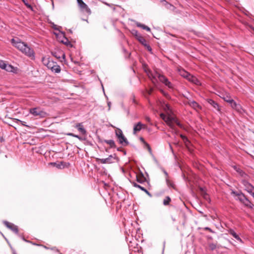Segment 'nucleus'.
I'll use <instances>...</instances> for the list:
<instances>
[{
  "label": "nucleus",
  "instance_id": "obj_1",
  "mask_svg": "<svg viewBox=\"0 0 254 254\" xmlns=\"http://www.w3.org/2000/svg\"><path fill=\"white\" fill-rule=\"evenodd\" d=\"M12 45L21 51L26 56L33 59L35 58V53L26 43L22 42L18 38H13L11 40Z\"/></svg>",
  "mask_w": 254,
  "mask_h": 254
},
{
  "label": "nucleus",
  "instance_id": "obj_2",
  "mask_svg": "<svg viewBox=\"0 0 254 254\" xmlns=\"http://www.w3.org/2000/svg\"><path fill=\"white\" fill-rule=\"evenodd\" d=\"M233 193L238 197L237 199H238L246 207L250 208H253L254 206V204L243 193H238L237 192L233 191Z\"/></svg>",
  "mask_w": 254,
  "mask_h": 254
},
{
  "label": "nucleus",
  "instance_id": "obj_3",
  "mask_svg": "<svg viewBox=\"0 0 254 254\" xmlns=\"http://www.w3.org/2000/svg\"><path fill=\"white\" fill-rule=\"evenodd\" d=\"M29 113L38 118H43L47 115V113L40 107L31 108L29 110Z\"/></svg>",
  "mask_w": 254,
  "mask_h": 254
},
{
  "label": "nucleus",
  "instance_id": "obj_4",
  "mask_svg": "<svg viewBox=\"0 0 254 254\" xmlns=\"http://www.w3.org/2000/svg\"><path fill=\"white\" fill-rule=\"evenodd\" d=\"M156 74L157 76V78L159 79L160 82L164 84L169 88H173V85L172 83L168 80V78L165 75L161 74L158 72H156Z\"/></svg>",
  "mask_w": 254,
  "mask_h": 254
},
{
  "label": "nucleus",
  "instance_id": "obj_5",
  "mask_svg": "<svg viewBox=\"0 0 254 254\" xmlns=\"http://www.w3.org/2000/svg\"><path fill=\"white\" fill-rule=\"evenodd\" d=\"M160 117L170 127L173 129L174 128L173 120H175V118L171 116L170 115L167 116L163 113H161L160 114Z\"/></svg>",
  "mask_w": 254,
  "mask_h": 254
},
{
  "label": "nucleus",
  "instance_id": "obj_6",
  "mask_svg": "<svg viewBox=\"0 0 254 254\" xmlns=\"http://www.w3.org/2000/svg\"><path fill=\"white\" fill-rule=\"evenodd\" d=\"M248 179H242L241 183L245 188V190L250 194H251L254 191V186L250 183Z\"/></svg>",
  "mask_w": 254,
  "mask_h": 254
},
{
  "label": "nucleus",
  "instance_id": "obj_7",
  "mask_svg": "<svg viewBox=\"0 0 254 254\" xmlns=\"http://www.w3.org/2000/svg\"><path fill=\"white\" fill-rule=\"evenodd\" d=\"M223 99L227 102L229 103L232 108L235 109L238 111L240 110V106L238 105L236 102L230 97L227 95L223 97Z\"/></svg>",
  "mask_w": 254,
  "mask_h": 254
},
{
  "label": "nucleus",
  "instance_id": "obj_8",
  "mask_svg": "<svg viewBox=\"0 0 254 254\" xmlns=\"http://www.w3.org/2000/svg\"><path fill=\"white\" fill-rule=\"evenodd\" d=\"M115 159V157H113L112 155H110L107 158L100 159L97 158H96V160L97 162L101 164H111L114 163L113 160Z\"/></svg>",
  "mask_w": 254,
  "mask_h": 254
},
{
  "label": "nucleus",
  "instance_id": "obj_9",
  "mask_svg": "<svg viewBox=\"0 0 254 254\" xmlns=\"http://www.w3.org/2000/svg\"><path fill=\"white\" fill-rule=\"evenodd\" d=\"M3 224L8 229H10L14 233L16 234L18 233V227L15 225L14 224L9 222L7 221H4L3 222Z\"/></svg>",
  "mask_w": 254,
  "mask_h": 254
},
{
  "label": "nucleus",
  "instance_id": "obj_10",
  "mask_svg": "<svg viewBox=\"0 0 254 254\" xmlns=\"http://www.w3.org/2000/svg\"><path fill=\"white\" fill-rule=\"evenodd\" d=\"M43 64L46 65L49 69H51L54 67L55 62L51 60L49 58H43Z\"/></svg>",
  "mask_w": 254,
  "mask_h": 254
},
{
  "label": "nucleus",
  "instance_id": "obj_11",
  "mask_svg": "<svg viewBox=\"0 0 254 254\" xmlns=\"http://www.w3.org/2000/svg\"><path fill=\"white\" fill-rule=\"evenodd\" d=\"M147 76L151 80L152 82L155 84L156 81V78L157 77L155 71L154 73L152 72L150 69H147L145 70Z\"/></svg>",
  "mask_w": 254,
  "mask_h": 254
},
{
  "label": "nucleus",
  "instance_id": "obj_12",
  "mask_svg": "<svg viewBox=\"0 0 254 254\" xmlns=\"http://www.w3.org/2000/svg\"><path fill=\"white\" fill-rule=\"evenodd\" d=\"M77 1L81 10L85 11L88 13H91L90 8H89L87 5L84 3L82 0H77Z\"/></svg>",
  "mask_w": 254,
  "mask_h": 254
},
{
  "label": "nucleus",
  "instance_id": "obj_13",
  "mask_svg": "<svg viewBox=\"0 0 254 254\" xmlns=\"http://www.w3.org/2000/svg\"><path fill=\"white\" fill-rule=\"evenodd\" d=\"M146 127V125L142 124L141 122H138L135 124L133 127V134H136L137 132L140 131V130L143 128Z\"/></svg>",
  "mask_w": 254,
  "mask_h": 254
},
{
  "label": "nucleus",
  "instance_id": "obj_14",
  "mask_svg": "<svg viewBox=\"0 0 254 254\" xmlns=\"http://www.w3.org/2000/svg\"><path fill=\"white\" fill-rule=\"evenodd\" d=\"M52 54L54 57L58 59H60L62 58L64 59L65 58V54L63 51L61 50H58L57 51L52 52Z\"/></svg>",
  "mask_w": 254,
  "mask_h": 254
},
{
  "label": "nucleus",
  "instance_id": "obj_15",
  "mask_svg": "<svg viewBox=\"0 0 254 254\" xmlns=\"http://www.w3.org/2000/svg\"><path fill=\"white\" fill-rule=\"evenodd\" d=\"M228 232L229 233V234L232 235L234 238H235L238 241H239L241 243H243V240L239 237V235H238L233 229H229V230H228Z\"/></svg>",
  "mask_w": 254,
  "mask_h": 254
},
{
  "label": "nucleus",
  "instance_id": "obj_16",
  "mask_svg": "<svg viewBox=\"0 0 254 254\" xmlns=\"http://www.w3.org/2000/svg\"><path fill=\"white\" fill-rule=\"evenodd\" d=\"M136 181L141 184H143L146 182V179L142 173L137 174L136 175Z\"/></svg>",
  "mask_w": 254,
  "mask_h": 254
},
{
  "label": "nucleus",
  "instance_id": "obj_17",
  "mask_svg": "<svg viewBox=\"0 0 254 254\" xmlns=\"http://www.w3.org/2000/svg\"><path fill=\"white\" fill-rule=\"evenodd\" d=\"M187 79L196 85H199L200 84V81L198 80V79L195 76H193L190 73Z\"/></svg>",
  "mask_w": 254,
  "mask_h": 254
},
{
  "label": "nucleus",
  "instance_id": "obj_18",
  "mask_svg": "<svg viewBox=\"0 0 254 254\" xmlns=\"http://www.w3.org/2000/svg\"><path fill=\"white\" fill-rule=\"evenodd\" d=\"M131 184L134 187L140 189L141 190L145 192L147 194H148L149 196H151L150 193L144 187L137 184L136 183L134 182H132Z\"/></svg>",
  "mask_w": 254,
  "mask_h": 254
},
{
  "label": "nucleus",
  "instance_id": "obj_19",
  "mask_svg": "<svg viewBox=\"0 0 254 254\" xmlns=\"http://www.w3.org/2000/svg\"><path fill=\"white\" fill-rule=\"evenodd\" d=\"M75 127L77 129V130L80 132L82 134L84 135L86 133V130L84 128L83 126L82 123H78L76 124L75 126Z\"/></svg>",
  "mask_w": 254,
  "mask_h": 254
},
{
  "label": "nucleus",
  "instance_id": "obj_20",
  "mask_svg": "<svg viewBox=\"0 0 254 254\" xmlns=\"http://www.w3.org/2000/svg\"><path fill=\"white\" fill-rule=\"evenodd\" d=\"M178 71L180 75L186 79L188 78L190 73L182 68H178Z\"/></svg>",
  "mask_w": 254,
  "mask_h": 254
},
{
  "label": "nucleus",
  "instance_id": "obj_21",
  "mask_svg": "<svg viewBox=\"0 0 254 254\" xmlns=\"http://www.w3.org/2000/svg\"><path fill=\"white\" fill-rule=\"evenodd\" d=\"M189 104L195 110L200 109L199 105L194 101H190Z\"/></svg>",
  "mask_w": 254,
  "mask_h": 254
},
{
  "label": "nucleus",
  "instance_id": "obj_22",
  "mask_svg": "<svg viewBox=\"0 0 254 254\" xmlns=\"http://www.w3.org/2000/svg\"><path fill=\"white\" fill-rule=\"evenodd\" d=\"M51 70L52 71V72L58 73L60 72L61 69L60 66L56 62H55L54 67H52Z\"/></svg>",
  "mask_w": 254,
  "mask_h": 254
},
{
  "label": "nucleus",
  "instance_id": "obj_23",
  "mask_svg": "<svg viewBox=\"0 0 254 254\" xmlns=\"http://www.w3.org/2000/svg\"><path fill=\"white\" fill-rule=\"evenodd\" d=\"M118 139H119L120 144H122L123 145H127L128 143L127 138L124 135L118 137Z\"/></svg>",
  "mask_w": 254,
  "mask_h": 254
},
{
  "label": "nucleus",
  "instance_id": "obj_24",
  "mask_svg": "<svg viewBox=\"0 0 254 254\" xmlns=\"http://www.w3.org/2000/svg\"><path fill=\"white\" fill-rule=\"evenodd\" d=\"M208 103L212 105L214 108L218 110H219V106L217 103H216L214 100L209 99L207 100Z\"/></svg>",
  "mask_w": 254,
  "mask_h": 254
},
{
  "label": "nucleus",
  "instance_id": "obj_25",
  "mask_svg": "<svg viewBox=\"0 0 254 254\" xmlns=\"http://www.w3.org/2000/svg\"><path fill=\"white\" fill-rule=\"evenodd\" d=\"M104 142L109 144L111 148L116 147V144L113 140H104Z\"/></svg>",
  "mask_w": 254,
  "mask_h": 254
},
{
  "label": "nucleus",
  "instance_id": "obj_26",
  "mask_svg": "<svg viewBox=\"0 0 254 254\" xmlns=\"http://www.w3.org/2000/svg\"><path fill=\"white\" fill-rule=\"evenodd\" d=\"M137 39L139 41L140 43H141L143 45L146 46V41L144 39L143 37H142L141 35H138L137 36Z\"/></svg>",
  "mask_w": 254,
  "mask_h": 254
},
{
  "label": "nucleus",
  "instance_id": "obj_27",
  "mask_svg": "<svg viewBox=\"0 0 254 254\" xmlns=\"http://www.w3.org/2000/svg\"><path fill=\"white\" fill-rule=\"evenodd\" d=\"M236 171L239 173V174L244 178L243 179H248L249 178V176L246 174L243 170L239 169L238 170H236Z\"/></svg>",
  "mask_w": 254,
  "mask_h": 254
},
{
  "label": "nucleus",
  "instance_id": "obj_28",
  "mask_svg": "<svg viewBox=\"0 0 254 254\" xmlns=\"http://www.w3.org/2000/svg\"><path fill=\"white\" fill-rule=\"evenodd\" d=\"M136 25L137 27H140L143 29L146 30L147 31H150L151 30L150 28L149 27L146 26L145 25L141 24L140 23H137Z\"/></svg>",
  "mask_w": 254,
  "mask_h": 254
},
{
  "label": "nucleus",
  "instance_id": "obj_29",
  "mask_svg": "<svg viewBox=\"0 0 254 254\" xmlns=\"http://www.w3.org/2000/svg\"><path fill=\"white\" fill-rule=\"evenodd\" d=\"M171 201V198L169 196H166L165 198L164 199L163 203L164 205L166 206L169 205Z\"/></svg>",
  "mask_w": 254,
  "mask_h": 254
},
{
  "label": "nucleus",
  "instance_id": "obj_30",
  "mask_svg": "<svg viewBox=\"0 0 254 254\" xmlns=\"http://www.w3.org/2000/svg\"><path fill=\"white\" fill-rule=\"evenodd\" d=\"M116 136L118 138L122 135H123V132L121 129L118 128L115 131Z\"/></svg>",
  "mask_w": 254,
  "mask_h": 254
},
{
  "label": "nucleus",
  "instance_id": "obj_31",
  "mask_svg": "<svg viewBox=\"0 0 254 254\" xmlns=\"http://www.w3.org/2000/svg\"><path fill=\"white\" fill-rule=\"evenodd\" d=\"M209 248L210 250L213 251L217 248V245L215 244L214 243H210L208 245Z\"/></svg>",
  "mask_w": 254,
  "mask_h": 254
},
{
  "label": "nucleus",
  "instance_id": "obj_32",
  "mask_svg": "<svg viewBox=\"0 0 254 254\" xmlns=\"http://www.w3.org/2000/svg\"><path fill=\"white\" fill-rule=\"evenodd\" d=\"M68 136H72L78 138L79 140H82V138L78 135L74 134L72 133H68L66 134Z\"/></svg>",
  "mask_w": 254,
  "mask_h": 254
},
{
  "label": "nucleus",
  "instance_id": "obj_33",
  "mask_svg": "<svg viewBox=\"0 0 254 254\" xmlns=\"http://www.w3.org/2000/svg\"><path fill=\"white\" fill-rule=\"evenodd\" d=\"M167 184L169 187H171L174 189H176V186L173 182L168 181H167Z\"/></svg>",
  "mask_w": 254,
  "mask_h": 254
},
{
  "label": "nucleus",
  "instance_id": "obj_34",
  "mask_svg": "<svg viewBox=\"0 0 254 254\" xmlns=\"http://www.w3.org/2000/svg\"><path fill=\"white\" fill-rule=\"evenodd\" d=\"M173 123H175L177 124V125L178 126L181 128L183 127L182 125L176 118H175V120H173Z\"/></svg>",
  "mask_w": 254,
  "mask_h": 254
},
{
  "label": "nucleus",
  "instance_id": "obj_35",
  "mask_svg": "<svg viewBox=\"0 0 254 254\" xmlns=\"http://www.w3.org/2000/svg\"><path fill=\"white\" fill-rule=\"evenodd\" d=\"M63 163L61 162V164H57L56 163H52L51 164L53 165L54 166L56 167L57 168H60L61 167V166L62 165Z\"/></svg>",
  "mask_w": 254,
  "mask_h": 254
},
{
  "label": "nucleus",
  "instance_id": "obj_36",
  "mask_svg": "<svg viewBox=\"0 0 254 254\" xmlns=\"http://www.w3.org/2000/svg\"><path fill=\"white\" fill-rule=\"evenodd\" d=\"M132 34H133V35L135 36V37H136V39L137 38V36H138V35H140V34H139V33H138V32H137L136 30H132Z\"/></svg>",
  "mask_w": 254,
  "mask_h": 254
},
{
  "label": "nucleus",
  "instance_id": "obj_37",
  "mask_svg": "<svg viewBox=\"0 0 254 254\" xmlns=\"http://www.w3.org/2000/svg\"><path fill=\"white\" fill-rule=\"evenodd\" d=\"M184 142L187 147H188L190 144V142L188 139V138H187L186 140H185Z\"/></svg>",
  "mask_w": 254,
  "mask_h": 254
},
{
  "label": "nucleus",
  "instance_id": "obj_38",
  "mask_svg": "<svg viewBox=\"0 0 254 254\" xmlns=\"http://www.w3.org/2000/svg\"><path fill=\"white\" fill-rule=\"evenodd\" d=\"M7 65L3 63H0V67L2 69H5Z\"/></svg>",
  "mask_w": 254,
  "mask_h": 254
},
{
  "label": "nucleus",
  "instance_id": "obj_39",
  "mask_svg": "<svg viewBox=\"0 0 254 254\" xmlns=\"http://www.w3.org/2000/svg\"><path fill=\"white\" fill-rule=\"evenodd\" d=\"M204 230H208L210 232L212 233H214V232L210 228L208 227H204L203 228Z\"/></svg>",
  "mask_w": 254,
  "mask_h": 254
},
{
  "label": "nucleus",
  "instance_id": "obj_40",
  "mask_svg": "<svg viewBox=\"0 0 254 254\" xmlns=\"http://www.w3.org/2000/svg\"><path fill=\"white\" fill-rule=\"evenodd\" d=\"M153 91V89L152 88H150L148 90H147V93L149 95H151Z\"/></svg>",
  "mask_w": 254,
  "mask_h": 254
},
{
  "label": "nucleus",
  "instance_id": "obj_41",
  "mask_svg": "<svg viewBox=\"0 0 254 254\" xmlns=\"http://www.w3.org/2000/svg\"><path fill=\"white\" fill-rule=\"evenodd\" d=\"M180 137L182 138L184 141H185V140H186V139L188 138L186 136L182 134H180Z\"/></svg>",
  "mask_w": 254,
  "mask_h": 254
},
{
  "label": "nucleus",
  "instance_id": "obj_42",
  "mask_svg": "<svg viewBox=\"0 0 254 254\" xmlns=\"http://www.w3.org/2000/svg\"><path fill=\"white\" fill-rule=\"evenodd\" d=\"M145 46L146 47L148 51H151L152 50L151 47L149 45L146 44V45Z\"/></svg>",
  "mask_w": 254,
  "mask_h": 254
},
{
  "label": "nucleus",
  "instance_id": "obj_43",
  "mask_svg": "<svg viewBox=\"0 0 254 254\" xmlns=\"http://www.w3.org/2000/svg\"><path fill=\"white\" fill-rule=\"evenodd\" d=\"M249 29L250 30H252L254 32V27L251 25H249Z\"/></svg>",
  "mask_w": 254,
  "mask_h": 254
},
{
  "label": "nucleus",
  "instance_id": "obj_44",
  "mask_svg": "<svg viewBox=\"0 0 254 254\" xmlns=\"http://www.w3.org/2000/svg\"><path fill=\"white\" fill-rule=\"evenodd\" d=\"M139 139L143 144H144L146 142L144 138L142 137H140Z\"/></svg>",
  "mask_w": 254,
  "mask_h": 254
},
{
  "label": "nucleus",
  "instance_id": "obj_45",
  "mask_svg": "<svg viewBox=\"0 0 254 254\" xmlns=\"http://www.w3.org/2000/svg\"><path fill=\"white\" fill-rule=\"evenodd\" d=\"M63 42L66 45H68V44L69 43V42L68 41L67 39H66V41L65 42L63 41Z\"/></svg>",
  "mask_w": 254,
  "mask_h": 254
},
{
  "label": "nucleus",
  "instance_id": "obj_46",
  "mask_svg": "<svg viewBox=\"0 0 254 254\" xmlns=\"http://www.w3.org/2000/svg\"><path fill=\"white\" fill-rule=\"evenodd\" d=\"M169 5H170V7L172 8L173 10L175 9L176 8L174 5H172L171 4H169Z\"/></svg>",
  "mask_w": 254,
  "mask_h": 254
},
{
  "label": "nucleus",
  "instance_id": "obj_47",
  "mask_svg": "<svg viewBox=\"0 0 254 254\" xmlns=\"http://www.w3.org/2000/svg\"><path fill=\"white\" fill-rule=\"evenodd\" d=\"M144 144L147 148L148 147V146H150L149 144L147 143L146 142Z\"/></svg>",
  "mask_w": 254,
  "mask_h": 254
},
{
  "label": "nucleus",
  "instance_id": "obj_48",
  "mask_svg": "<svg viewBox=\"0 0 254 254\" xmlns=\"http://www.w3.org/2000/svg\"><path fill=\"white\" fill-rule=\"evenodd\" d=\"M147 149L148 150V151L149 152L151 151V147L150 146H148V147H147Z\"/></svg>",
  "mask_w": 254,
  "mask_h": 254
},
{
  "label": "nucleus",
  "instance_id": "obj_49",
  "mask_svg": "<svg viewBox=\"0 0 254 254\" xmlns=\"http://www.w3.org/2000/svg\"><path fill=\"white\" fill-rule=\"evenodd\" d=\"M51 250H56L57 251H58V249H56V248H55H55H51Z\"/></svg>",
  "mask_w": 254,
  "mask_h": 254
},
{
  "label": "nucleus",
  "instance_id": "obj_50",
  "mask_svg": "<svg viewBox=\"0 0 254 254\" xmlns=\"http://www.w3.org/2000/svg\"><path fill=\"white\" fill-rule=\"evenodd\" d=\"M3 138L2 137H0V142H1L3 141Z\"/></svg>",
  "mask_w": 254,
  "mask_h": 254
},
{
  "label": "nucleus",
  "instance_id": "obj_51",
  "mask_svg": "<svg viewBox=\"0 0 254 254\" xmlns=\"http://www.w3.org/2000/svg\"><path fill=\"white\" fill-rule=\"evenodd\" d=\"M146 120H147V121H148V122H149V121H150V118H149L147 117V118H146Z\"/></svg>",
  "mask_w": 254,
  "mask_h": 254
},
{
  "label": "nucleus",
  "instance_id": "obj_52",
  "mask_svg": "<svg viewBox=\"0 0 254 254\" xmlns=\"http://www.w3.org/2000/svg\"><path fill=\"white\" fill-rule=\"evenodd\" d=\"M12 254H16V252L14 250H13L12 251Z\"/></svg>",
  "mask_w": 254,
  "mask_h": 254
},
{
  "label": "nucleus",
  "instance_id": "obj_53",
  "mask_svg": "<svg viewBox=\"0 0 254 254\" xmlns=\"http://www.w3.org/2000/svg\"><path fill=\"white\" fill-rule=\"evenodd\" d=\"M254 198V191L251 194Z\"/></svg>",
  "mask_w": 254,
  "mask_h": 254
},
{
  "label": "nucleus",
  "instance_id": "obj_54",
  "mask_svg": "<svg viewBox=\"0 0 254 254\" xmlns=\"http://www.w3.org/2000/svg\"><path fill=\"white\" fill-rule=\"evenodd\" d=\"M166 107L168 110L169 109V106L168 105H166Z\"/></svg>",
  "mask_w": 254,
  "mask_h": 254
},
{
  "label": "nucleus",
  "instance_id": "obj_55",
  "mask_svg": "<svg viewBox=\"0 0 254 254\" xmlns=\"http://www.w3.org/2000/svg\"><path fill=\"white\" fill-rule=\"evenodd\" d=\"M44 247L46 249H49V248H48L46 246H44Z\"/></svg>",
  "mask_w": 254,
  "mask_h": 254
},
{
  "label": "nucleus",
  "instance_id": "obj_56",
  "mask_svg": "<svg viewBox=\"0 0 254 254\" xmlns=\"http://www.w3.org/2000/svg\"><path fill=\"white\" fill-rule=\"evenodd\" d=\"M22 1L24 3H25L26 4L25 0H22Z\"/></svg>",
  "mask_w": 254,
  "mask_h": 254
}]
</instances>
